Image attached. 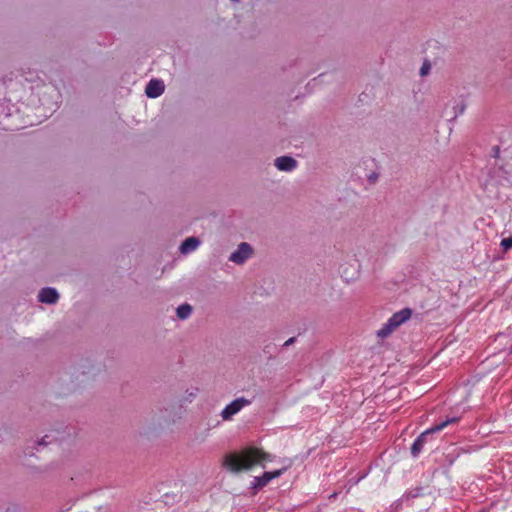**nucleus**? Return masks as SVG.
Returning <instances> with one entry per match:
<instances>
[{
	"label": "nucleus",
	"mask_w": 512,
	"mask_h": 512,
	"mask_svg": "<svg viewBox=\"0 0 512 512\" xmlns=\"http://www.w3.org/2000/svg\"><path fill=\"white\" fill-rule=\"evenodd\" d=\"M293 342H294V337L289 338V339L284 343V346H286V347H287V346L291 345Z\"/></svg>",
	"instance_id": "nucleus-14"
},
{
	"label": "nucleus",
	"mask_w": 512,
	"mask_h": 512,
	"mask_svg": "<svg viewBox=\"0 0 512 512\" xmlns=\"http://www.w3.org/2000/svg\"><path fill=\"white\" fill-rule=\"evenodd\" d=\"M59 295L53 288H43L38 295V300L42 303L54 304L57 302Z\"/></svg>",
	"instance_id": "nucleus-8"
},
{
	"label": "nucleus",
	"mask_w": 512,
	"mask_h": 512,
	"mask_svg": "<svg viewBox=\"0 0 512 512\" xmlns=\"http://www.w3.org/2000/svg\"><path fill=\"white\" fill-rule=\"evenodd\" d=\"M164 88L161 80L151 79L145 88V93L149 98H156L164 92Z\"/></svg>",
	"instance_id": "nucleus-7"
},
{
	"label": "nucleus",
	"mask_w": 512,
	"mask_h": 512,
	"mask_svg": "<svg viewBox=\"0 0 512 512\" xmlns=\"http://www.w3.org/2000/svg\"><path fill=\"white\" fill-rule=\"evenodd\" d=\"M296 165V160L290 156H281L275 160V166L281 171H291Z\"/></svg>",
	"instance_id": "nucleus-9"
},
{
	"label": "nucleus",
	"mask_w": 512,
	"mask_h": 512,
	"mask_svg": "<svg viewBox=\"0 0 512 512\" xmlns=\"http://www.w3.org/2000/svg\"><path fill=\"white\" fill-rule=\"evenodd\" d=\"M180 319H187L192 313V307L189 304H182L176 310Z\"/></svg>",
	"instance_id": "nucleus-11"
},
{
	"label": "nucleus",
	"mask_w": 512,
	"mask_h": 512,
	"mask_svg": "<svg viewBox=\"0 0 512 512\" xmlns=\"http://www.w3.org/2000/svg\"><path fill=\"white\" fill-rule=\"evenodd\" d=\"M501 246L504 250L512 248V237L504 238L501 240Z\"/></svg>",
	"instance_id": "nucleus-13"
},
{
	"label": "nucleus",
	"mask_w": 512,
	"mask_h": 512,
	"mask_svg": "<svg viewBox=\"0 0 512 512\" xmlns=\"http://www.w3.org/2000/svg\"><path fill=\"white\" fill-rule=\"evenodd\" d=\"M251 400L245 397H239L227 404L221 411L220 416L224 421H229L234 415L238 414L244 407L249 406Z\"/></svg>",
	"instance_id": "nucleus-4"
},
{
	"label": "nucleus",
	"mask_w": 512,
	"mask_h": 512,
	"mask_svg": "<svg viewBox=\"0 0 512 512\" xmlns=\"http://www.w3.org/2000/svg\"><path fill=\"white\" fill-rule=\"evenodd\" d=\"M412 315V310L409 308H404L396 313H394L386 323L382 325V327L377 331V336L380 338H386L393 331H395L399 326L405 323L410 319Z\"/></svg>",
	"instance_id": "nucleus-2"
},
{
	"label": "nucleus",
	"mask_w": 512,
	"mask_h": 512,
	"mask_svg": "<svg viewBox=\"0 0 512 512\" xmlns=\"http://www.w3.org/2000/svg\"><path fill=\"white\" fill-rule=\"evenodd\" d=\"M286 468L271 471V472H264L262 476L255 477L253 481V485L255 488H262L266 486L272 479H275L279 476H281Z\"/></svg>",
	"instance_id": "nucleus-6"
},
{
	"label": "nucleus",
	"mask_w": 512,
	"mask_h": 512,
	"mask_svg": "<svg viewBox=\"0 0 512 512\" xmlns=\"http://www.w3.org/2000/svg\"><path fill=\"white\" fill-rule=\"evenodd\" d=\"M457 421V418H451V419H448L438 425H435L434 427L430 428V429H427L426 431H424L415 441L414 443L412 444L411 446V454L416 457L418 456V454L421 452L423 446H424V443L426 442V437L428 435H430L431 433H434V432H439L441 430H443L446 426H448L449 424L451 423H454Z\"/></svg>",
	"instance_id": "nucleus-3"
},
{
	"label": "nucleus",
	"mask_w": 512,
	"mask_h": 512,
	"mask_svg": "<svg viewBox=\"0 0 512 512\" xmlns=\"http://www.w3.org/2000/svg\"><path fill=\"white\" fill-rule=\"evenodd\" d=\"M252 253L253 250L251 246L243 242L238 246V249L230 255L229 260L236 264H242L251 257Z\"/></svg>",
	"instance_id": "nucleus-5"
},
{
	"label": "nucleus",
	"mask_w": 512,
	"mask_h": 512,
	"mask_svg": "<svg viewBox=\"0 0 512 512\" xmlns=\"http://www.w3.org/2000/svg\"><path fill=\"white\" fill-rule=\"evenodd\" d=\"M271 461L270 454L260 448L249 446L239 452L229 453L224 457L223 466L232 473L252 469L256 465L264 466Z\"/></svg>",
	"instance_id": "nucleus-1"
},
{
	"label": "nucleus",
	"mask_w": 512,
	"mask_h": 512,
	"mask_svg": "<svg viewBox=\"0 0 512 512\" xmlns=\"http://www.w3.org/2000/svg\"><path fill=\"white\" fill-rule=\"evenodd\" d=\"M200 244V241L196 237L187 238L180 246V251L183 254L194 251Z\"/></svg>",
	"instance_id": "nucleus-10"
},
{
	"label": "nucleus",
	"mask_w": 512,
	"mask_h": 512,
	"mask_svg": "<svg viewBox=\"0 0 512 512\" xmlns=\"http://www.w3.org/2000/svg\"><path fill=\"white\" fill-rule=\"evenodd\" d=\"M431 69V65L428 61H424L421 68H420V75L425 76L429 73Z\"/></svg>",
	"instance_id": "nucleus-12"
},
{
	"label": "nucleus",
	"mask_w": 512,
	"mask_h": 512,
	"mask_svg": "<svg viewBox=\"0 0 512 512\" xmlns=\"http://www.w3.org/2000/svg\"><path fill=\"white\" fill-rule=\"evenodd\" d=\"M511 352H512V345H511Z\"/></svg>",
	"instance_id": "nucleus-15"
}]
</instances>
